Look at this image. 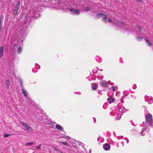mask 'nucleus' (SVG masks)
Here are the masks:
<instances>
[{
	"mask_svg": "<svg viewBox=\"0 0 153 153\" xmlns=\"http://www.w3.org/2000/svg\"><path fill=\"white\" fill-rule=\"evenodd\" d=\"M145 116L146 121L143 123L142 126L143 127L140 134L142 136L144 135L146 133L149 131V125L151 126H153V120L152 115L149 113H147L145 114Z\"/></svg>",
	"mask_w": 153,
	"mask_h": 153,
	"instance_id": "obj_2",
	"label": "nucleus"
},
{
	"mask_svg": "<svg viewBox=\"0 0 153 153\" xmlns=\"http://www.w3.org/2000/svg\"><path fill=\"white\" fill-rule=\"evenodd\" d=\"M122 113H118L117 114V119L119 120L121 117V116L122 115Z\"/></svg>",
	"mask_w": 153,
	"mask_h": 153,
	"instance_id": "obj_18",
	"label": "nucleus"
},
{
	"mask_svg": "<svg viewBox=\"0 0 153 153\" xmlns=\"http://www.w3.org/2000/svg\"><path fill=\"white\" fill-rule=\"evenodd\" d=\"M91 87L94 90H95L98 88V85L96 83H93L91 85Z\"/></svg>",
	"mask_w": 153,
	"mask_h": 153,
	"instance_id": "obj_11",
	"label": "nucleus"
},
{
	"mask_svg": "<svg viewBox=\"0 0 153 153\" xmlns=\"http://www.w3.org/2000/svg\"><path fill=\"white\" fill-rule=\"evenodd\" d=\"M20 123L22 124L24 127L26 125H27L26 123L25 122H22V121H20Z\"/></svg>",
	"mask_w": 153,
	"mask_h": 153,
	"instance_id": "obj_21",
	"label": "nucleus"
},
{
	"mask_svg": "<svg viewBox=\"0 0 153 153\" xmlns=\"http://www.w3.org/2000/svg\"><path fill=\"white\" fill-rule=\"evenodd\" d=\"M56 8L57 9H60V8L59 7H56Z\"/></svg>",
	"mask_w": 153,
	"mask_h": 153,
	"instance_id": "obj_40",
	"label": "nucleus"
},
{
	"mask_svg": "<svg viewBox=\"0 0 153 153\" xmlns=\"http://www.w3.org/2000/svg\"><path fill=\"white\" fill-rule=\"evenodd\" d=\"M112 89L113 91H115L117 89V86L114 87V86H112Z\"/></svg>",
	"mask_w": 153,
	"mask_h": 153,
	"instance_id": "obj_23",
	"label": "nucleus"
},
{
	"mask_svg": "<svg viewBox=\"0 0 153 153\" xmlns=\"http://www.w3.org/2000/svg\"><path fill=\"white\" fill-rule=\"evenodd\" d=\"M20 3L19 1H18L16 4L14 8L13 13L15 15H17L19 13V9L20 7Z\"/></svg>",
	"mask_w": 153,
	"mask_h": 153,
	"instance_id": "obj_3",
	"label": "nucleus"
},
{
	"mask_svg": "<svg viewBox=\"0 0 153 153\" xmlns=\"http://www.w3.org/2000/svg\"><path fill=\"white\" fill-rule=\"evenodd\" d=\"M146 44H148L149 46H150L152 44L150 40L148 39H146Z\"/></svg>",
	"mask_w": 153,
	"mask_h": 153,
	"instance_id": "obj_16",
	"label": "nucleus"
},
{
	"mask_svg": "<svg viewBox=\"0 0 153 153\" xmlns=\"http://www.w3.org/2000/svg\"><path fill=\"white\" fill-rule=\"evenodd\" d=\"M123 109H124V107L123 106H121L118 109V110L120 113H122L123 112Z\"/></svg>",
	"mask_w": 153,
	"mask_h": 153,
	"instance_id": "obj_15",
	"label": "nucleus"
},
{
	"mask_svg": "<svg viewBox=\"0 0 153 153\" xmlns=\"http://www.w3.org/2000/svg\"><path fill=\"white\" fill-rule=\"evenodd\" d=\"M32 71H33V72H36V71H37V70H36V71H34V69H32Z\"/></svg>",
	"mask_w": 153,
	"mask_h": 153,
	"instance_id": "obj_37",
	"label": "nucleus"
},
{
	"mask_svg": "<svg viewBox=\"0 0 153 153\" xmlns=\"http://www.w3.org/2000/svg\"><path fill=\"white\" fill-rule=\"evenodd\" d=\"M96 59L97 60H98L100 59V57L99 56H97Z\"/></svg>",
	"mask_w": 153,
	"mask_h": 153,
	"instance_id": "obj_36",
	"label": "nucleus"
},
{
	"mask_svg": "<svg viewBox=\"0 0 153 153\" xmlns=\"http://www.w3.org/2000/svg\"><path fill=\"white\" fill-rule=\"evenodd\" d=\"M107 100L108 101L109 103H111L112 102H114L115 100L114 98L111 99L110 98H108L107 99Z\"/></svg>",
	"mask_w": 153,
	"mask_h": 153,
	"instance_id": "obj_13",
	"label": "nucleus"
},
{
	"mask_svg": "<svg viewBox=\"0 0 153 153\" xmlns=\"http://www.w3.org/2000/svg\"><path fill=\"white\" fill-rule=\"evenodd\" d=\"M97 140L98 141H100V140H101V141H103V139L101 137H99L97 139Z\"/></svg>",
	"mask_w": 153,
	"mask_h": 153,
	"instance_id": "obj_30",
	"label": "nucleus"
},
{
	"mask_svg": "<svg viewBox=\"0 0 153 153\" xmlns=\"http://www.w3.org/2000/svg\"><path fill=\"white\" fill-rule=\"evenodd\" d=\"M56 128L58 130H61L62 131H63V128H62V127L59 125H58V124L56 125Z\"/></svg>",
	"mask_w": 153,
	"mask_h": 153,
	"instance_id": "obj_12",
	"label": "nucleus"
},
{
	"mask_svg": "<svg viewBox=\"0 0 153 153\" xmlns=\"http://www.w3.org/2000/svg\"><path fill=\"white\" fill-rule=\"evenodd\" d=\"M126 92V91H124L123 92V94H124Z\"/></svg>",
	"mask_w": 153,
	"mask_h": 153,
	"instance_id": "obj_43",
	"label": "nucleus"
},
{
	"mask_svg": "<svg viewBox=\"0 0 153 153\" xmlns=\"http://www.w3.org/2000/svg\"><path fill=\"white\" fill-rule=\"evenodd\" d=\"M4 48L3 46H2L0 47V58L3 56Z\"/></svg>",
	"mask_w": 153,
	"mask_h": 153,
	"instance_id": "obj_10",
	"label": "nucleus"
},
{
	"mask_svg": "<svg viewBox=\"0 0 153 153\" xmlns=\"http://www.w3.org/2000/svg\"><path fill=\"white\" fill-rule=\"evenodd\" d=\"M126 140V142H127V143H128V142H129V140Z\"/></svg>",
	"mask_w": 153,
	"mask_h": 153,
	"instance_id": "obj_39",
	"label": "nucleus"
},
{
	"mask_svg": "<svg viewBox=\"0 0 153 153\" xmlns=\"http://www.w3.org/2000/svg\"><path fill=\"white\" fill-rule=\"evenodd\" d=\"M37 65V64H35V66H36V65Z\"/></svg>",
	"mask_w": 153,
	"mask_h": 153,
	"instance_id": "obj_44",
	"label": "nucleus"
},
{
	"mask_svg": "<svg viewBox=\"0 0 153 153\" xmlns=\"http://www.w3.org/2000/svg\"><path fill=\"white\" fill-rule=\"evenodd\" d=\"M100 77H98V78L99 79H103V76H102L101 77H100Z\"/></svg>",
	"mask_w": 153,
	"mask_h": 153,
	"instance_id": "obj_35",
	"label": "nucleus"
},
{
	"mask_svg": "<svg viewBox=\"0 0 153 153\" xmlns=\"http://www.w3.org/2000/svg\"><path fill=\"white\" fill-rule=\"evenodd\" d=\"M34 143L33 142H30L27 143L25 145L26 146H31Z\"/></svg>",
	"mask_w": 153,
	"mask_h": 153,
	"instance_id": "obj_19",
	"label": "nucleus"
},
{
	"mask_svg": "<svg viewBox=\"0 0 153 153\" xmlns=\"http://www.w3.org/2000/svg\"><path fill=\"white\" fill-rule=\"evenodd\" d=\"M56 151L57 152H59V153H63V152H62L60 151L59 150H56Z\"/></svg>",
	"mask_w": 153,
	"mask_h": 153,
	"instance_id": "obj_34",
	"label": "nucleus"
},
{
	"mask_svg": "<svg viewBox=\"0 0 153 153\" xmlns=\"http://www.w3.org/2000/svg\"><path fill=\"white\" fill-rule=\"evenodd\" d=\"M22 51V48L21 47H19L18 49V53H21V51Z\"/></svg>",
	"mask_w": 153,
	"mask_h": 153,
	"instance_id": "obj_20",
	"label": "nucleus"
},
{
	"mask_svg": "<svg viewBox=\"0 0 153 153\" xmlns=\"http://www.w3.org/2000/svg\"><path fill=\"white\" fill-rule=\"evenodd\" d=\"M65 138L66 139H69L70 138L68 136H65Z\"/></svg>",
	"mask_w": 153,
	"mask_h": 153,
	"instance_id": "obj_33",
	"label": "nucleus"
},
{
	"mask_svg": "<svg viewBox=\"0 0 153 153\" xmlns=\"http://www.w3.org/2000/svg\"><path fill=\"white\" fill-rule=\"evenodd\" d=\"M143 37L142 36H140V37L139 36V37H137V39L138 40H140L141 39H143Z\"/></svg>",
	"mask_w": 153,
	"mask_h": 153,
	"instance_id": "obj_25",
	"label": "nucleus"
},
{
	"mask_svg": "<svg viewBox=\"0 0 153 153\" xmlns=\"http://www.w3.org/2000/svg\"><path fill=\"white\" fill-rule=\"evenodd\" d=\"M125 97L124 96H123V97H122V99H123V98H124Z\"/></svg>",
	"mask_w": 153,
	"mask_h": 153,
	"instance_id": "obj_41",
	"label": "nucleus"
},
{
	"mask_svg": "<svg viewBox=\"0 0 153 153\" xmlns=\"http://www.w3.org/2000/svg\"><path fill=\"white\" fill-rule=\"evenodd\" d=\"M4 20V17L3 16H0V32H1L2 28V22Z\"/></svg>",
	"mask_w": 153,
	"mask_h": 153,
	"instance_id": "obj_9",
	"label": "nucleus"
},
{
	"mask_svg": "<svg viewBox=\"0 0 153 153\" xmlns=\"http://www.w3.org/2000/svg\"><path fill=\"white\" fill-rule=\"evenodd\" d=\"M70 12H71V13L74 15H78L80 13V10L76 9V8H71L69 9Z\"/></svg>",
	"mask_w": 153,
	"mask_h": 153,
	"instance_id": "obj_4",
	"label": "nucleus"
},
{
	"mask_svg": "<svg viewBox=\"0 0 153 153\" xmlns=\"http://www.w3.org/2000/svg\"><path fill=\"white\" fill-rule=\"evenodd\" d=\"M137 88L136 85L135 84H134L132 86V88L134 89H136Z\"/></svg>",
	"mask_w": 153,
	"mask_h": 153,
	"instance_id": "obj_29",
	"label": "nucleus"
},
{
	"mask_svg": "<svg viewBox=\"0 0 153 153\" xmlns=\"http://www.w3.org/2000/svg\"><path fill=\"white\" fill-rule=\"evenodd\" d=\"M100 84L102 86L105 87H106L108 85V83L106 81L104 80L101 81L100 82Z\"/></svg>",
	"mask_w": 153,
	"mask_h": 153,
	"instance_id": "obj_8",
	"label": "nucleus"
},
{
	"mask_svg": "<svg viewBox=\"0 0 153 153\" xmlns=\"http://www.w3.org/2000/svg\"><path fill=\"white\" fill-rule=\"evenodd\" d=\"M137 1L140 2H142V0H136Z\"/></svg>",
	"mask_w": 153,
	"mask_h": 153,
	"instance_id": "obj_38",
	"label": "nucleus"
},
{
	"mask_svg": "<svg viewBox=\"0 0 153 153\" xmlns=\"http://www.w3.org/2000/svg\"><path fill=\"white\" fill-rule=\"evenodd\" d=\"M6 84L7 86V88L8 89L10 85V81L8 79L6 80Z\"/></svg>",
	"mask_w": 153,
	"mask_h": 153,
	"instance_id": "obj_14",
	"label": "nucleus"
},
{
	"mask_svg": "<svg viewBox=\"0 0 153 153\" xmlns=\"http://www.w3.org/2000/svg\"><path fill=\"white\" fill-rule=\"evenodd\" d=\"M127 95H128V94H126V95H125V97H126L127 96Z\"/></svg>",
	"mask_w": 153,
	"mask_h": 153,
	"instance_id": "obj_42",
	"label": "nucleus"
},
{
	"mask_svg": "<svg viewBox=\"0 0 153 153\" xmlns=\"http://www.w3.org/2000/svg\"><path fill=\"white\" fill-rule=\"evenodd\" d=\"M60 143H62L65 146H67L68 145V143L66 142H60Z\"/></svg>",
	"mask_w": 153,
	"mask_h": 153,
	"instance_id": "obj_26",
	"label": "nucleus"
},
{
	"mask_svg": "<svg viewBox=\"0 0 153 153\" xmlns=\"http://www.w3.org/2000/svg\"><path fill=\"white\" fill-rule=\"evenodd\" d=\"M100 17H102V20L105 23H107L108 22L109 23H112L117 26H120V27L123 29L129 30V27L127 25L125 22H117V20H115L113 18L111 17H108V19L106 15L102 13H100L97 14L96 17V18L99 19Z\"/></svg>",
	"mask_w": 153,
	"mask_h": 153,
	"instance_id": "obj_1",
	"label": "nucleus"
},
{
	"mask_svg": "<svg viewBox=\"0 0 153 153\" xmlns=\"http://www.w3.org/2000/svg\"><path fill=\"white\" fill-rule=\"evenodd\" d=\"M83 10L84 11H88L90 10H91V8L90 7H84Z\"/></svg>",
	"mask_w": 153,
	"mask_h": 153,
	"instance_id": "obj_17",
	"label": "nucleus"
},
{
	"mask_svg": "<svg viewBox=\"0 0 153 153\" xmlns=\"http://www.w3.org/2000/svg\"><path fill=\"white\" fill-rule=\"evenodd\" d=\"M145 100L146 102H148V103L150 104L153 102L152 98V97H148L147 95L145 96Z\"/></svg>",
	"mask_w": 153,
	"mask_h": 153,
	"instance_id": "obj_5",
	"label": "nucleus"
},
{
	"mask_svg": "<svg viewBox=\"0 0 153 153\" xmlns=\"http://www.w3.org/2000/svg\"><path fill=\"white\" fill-rule=\"evenodd\" d=\"M41 145L40 144L39 146H37L36 147V148L37 149H40L41 148Z\"/></svg>",
	"mask_w": 153,
	"mask_h": 153,
	"instance_id": "obj_27",
	"label": "nucleus"
},
{
	"mask_svg": "<svg viewBox=\"0 0 153 153\" xmlns=\"http://www.w3.org/2000/svg\"><path fill=\"white\" fill-rule=\"evenodd\" d=\"M9 136H10L9 134H4V137H8Z\"/></svg>",
	"mask_w": 153,
	"mask_h": 153,
	"instance_id": "obj_31",
	"label": "nucleus"
},
{
	"mask_svg": "<svg viewBox=\"0 0 153 153\" xmlns=\"http://www.w3.org/2000/svg\"><path fill=\"white\" fill-rule=\"evenodd\" d=\"M21 85H22V93L24 94V96L26 97H27L28 95V93L27 91L25 90V89L23 87V86L22 82L21 83Z\"/></svg>",
	"mask_w": 153,
	"mask_h": 153,
	"instance_id": "obj_6",
	"label": "nucleus"
},
{
	"mask_svg": "<svg viewBox=\"0 0 153 153\" xmlns=\"http://www.w3.org/2000/svg\"><path fill=\"white\" fill-rule=\"evenodd\" d=\"M39 13H36L35 14H34V16L36 18H37L38 17L37 16H39Z\"/></svg>",
	"mask_w": 153,
	"mask_h": 153,
	"instance_id": "obj_28",
	"label": "nucleus"
},
{
	"mask_svg": "<svg viewBox=\"0 0 153 153\" xmlns=\"http://www.w3.org/2000/svg\"><path fill=\"white\" fill-rule=\"evenodd\" d=\"M110 146L108 143H105L103 145V148L105 150H108L110 148Z\"/></svg>",
	"mask_w": 153,
	"mask_h": 153,
	"instance_id": "obj_7",
	"label": "nucleus"
},
{
	"mask_svg": "<svg viewBox=\"0 0 153 153\" xmlns=\"http://www.w3.org/2000/svg\"><path fill=\"white\" fill-rule=\"evenodd\" d=\"M25 128L27 130L29 129L30 128L29 126L27 124L25 126Z\"/></svg>",
	"mask_w": 153,
	"mask_h": 153,
	"instance_id": "obj_22",
	"label": "nucleus"
},
{
	"mask_svg": "<svg viewBox=\"0 0 153 153\" xmlns=\"http://www.w3.org/2000/svg\"><path fill=\"white\" fill-rule=\"evenodd\" d=\"M127 110L125 108V107H124V109H123V112H125L126 111H127Z\"/></svg>",
	"mask_w": 153,
	"mask_h": 153,
	"instance_id": "obj_32",
	"label": "nucleus"
},
{
	"mask_svg": "<svg viewBox=\"0 0 153 153\" xmlns=\"http://www.w3.org/2000/svg\"><path fill=\"white\" fill-rule=\"evenodd\" d=\"M136 28H137L138 30L140 32V31H141V30H142V28H141V27L138 26H137Z\"/></svg>",
	"mask_w": 153,
	"mask_h": 153,
	"instance_id": "obj_24",
	"label": "nucleus"
}]
</instances>
